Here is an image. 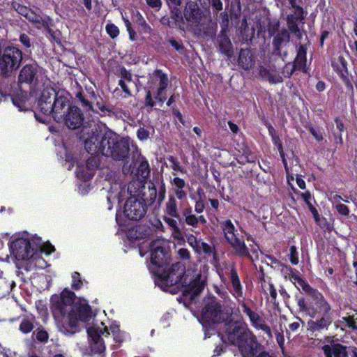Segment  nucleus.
<instances>
[{"label": "nucleus", "mask_w": 357, "mask_h": 357, "mask_svg": "<svg viewBox=\"0 0 357 357\" xmlns=\"http://www.w3.org/2000/svg\"><path fill=\"white\" fill-rule=\"evenodd\" d=\"M144 105L145 107H149L150 109H151L155 105V102L153 99L150 91L146 92Z\"/></svg>", "instance_id": "62"}, {"label": "nucleus", "mask_w": 357, "mask_h": 357, "mask_svg": "<svg viewBox=\"0 0 357 357\" xmlns=\"http://www.w3.org/2000/svg\"><path fill=\"white\" fill-rule=\"evenodd\" d=\"M119 75L121 79L119 81V85L121 86L127 97L132 96L130 87L135 86V82L132 80V74L128 71L125 68L120 69Z\"/></svg>", "instance_id": "20"}, {"label": "nucleus", "mask_w": 357, "mask_h": 357, "mask_svg": "<svg viewBox=\"0 0 357 357\" xmlns=\"http://www.w3.org/2000/svg\"><path fill=\"white\" fill-rule=\"evenodd\" d=\"M214 291L220 297L222 302H226L229 303V298L228 293L226 291L221 290L218 286H214Z\"/></svg>", "instance_id": "53"}, {"label": "nucleus", "mask_w": 357, "mask_h": 357, "mask_svg": "<svg viewBox=\"0 0 357 357\" xmlns=\"http://www.w3.org/2000/svg\"><path fill=\"white\" fill-rule=\"evenodd\" d=\"M153 75L159 79V86L157 89L155 99L162 105L167 99L165 89L169 83L168 77L167 75L163 73L160 70H155Z\"/></svg>", "instance_id": "17"}, {"label": "nucleus", "mask_w": 357, "mask_h": 357, "mask_svg": "<svg viewBox=\"0 0 357 357\" xmlns=\"http://www.w3.org/2000/svg\"><path fill=\"white\" fill-rule=\"evenodd\" d=\"M13 7L19 14H20L22 16H24L25 17L30 10V9L28 7L17 3L13 4Z\"/></svg>", "instance_id": "52"}, {"label": "nucleus", "mask_w": 357, "mask_h": 357, "mask_svg": "<svg viewBox=\"0 0 357 357\" xmlns=\"http://www.w3.org/2000/svg\"><path fill=\"white\" fill-rule=\"evenodd\" d=\"M290 261L292 264H297L298 263V256L295 246H291L290 248Z\"/></svg>", "instance_id": "55"}, {"label": "nucleus", "mask_w": 357, "mask_h": 357, "mask_svg": "<svg viewBox=\"0 0 357 357\" xmlns=\"http://www.w3.org/2000/svg\"><path fill=\"white\" fill-rule=\"evenodd\" d=\"M223 332L227 342L236 347L243 357H254L262 348L257 336L242 319H230L224 324Z\"/></svg>", "instance_id": "4"}, {"label": "nucleus", "mask_w": 357, "mask_h": 357, "mask_svg": "<svg viewBox=\"0 0 357 357\" xmlns=\"http://www.w3.org/2000/svg\"><path fill=\"white\" fill-rule=\"evenodd\" d=\"M139 165L137 167V174L143 179H146L151 172L148 161L143 156L139 157Z\"/></svg>", "instance_id": "35"}, {"label": "nucleus", "mask_w": 357, "mask_h": 357, "mask_svg": "<svg viewBox=\"0 0 357 357\" xmlns=\"http://www.w3.org/2000/svg\"><path fill=\"white\" fill-rule=\"evenodd\" d=\"M297 303H298V306L300 312H304L306 314L310 315V317L314 316V309L307 306V305L306 304L305 301L303 298H298Z\"/></svg>", "instance_id": "42"}, {"label": "nucleus", "mask_w": 357, "mask_h": 357, "mask_svg": "<svg viewBox=\"0 0 357 357\" xmlns=\"http://www.w3.org/2000/svg\"><path fill=\"white\" fill-rule=\"evenodd\" d=\"M325 357H348L347 347L339 343H331L322 347Z\"/></svg>", "instance_id": "19"}, {"label": "nucleus", "mask_w": 357, "mask_h": 357, "mask_svg": "<svg viewBox=\"0 0 357 357\" xmlns=\"http://www.w3.org/2000/svg\"><path fill=\"white\" fill-rule=\"evenodd\" d=\"M76 98L81 103L84 109L87 112H95V109L93 107V100L89 98V93L88 94H84L82 92H77L75 95Z\"/></svg>", "instance_id": "32"}, {"label": "nucleus", "mask_w": 357, "mask_h": 357, "mask_svg": "<svg viewBox=\"0 0 357 357\" xmlns=\"http://www.w3.org/2000/svg\"><path fill=\"white\" fill-rule=\"evenodd\" d=\"M186 240L188 243L193 248V250L197 252H201L200 240H198L192 234H186Z\"/></svg>", "instance_id": "43"}, {"label": "nucleus", "mask_w": 357, "mask_h": 357, "mask_svg": "<svg viewBox=\"0 0 357 357\" xmlns=\"http://www.w3.org/2000/svg\"><path fill=\"white\" fill-rule=\"evenodd\" d=\"M185 222L193 227H197L198 225V219L195 215L190 214L185 215Z\"/></svg>", "instance_id": "56"}, {"label": "nucleus", "mask_w": 357, "mask_h": 357, "mask_svg": "<svg viewBox=\"0 0 357 357\" xmlns=\"http://www.w3.org/2000/svg\"><path fill=\"white\" fill-rule=\"evenodd\" d=\"M250 322L254 328L264 332L269 339L273 338V333L271 328L266 324L265 321L257 312Z\"/></svg>", "instance_id": "26"}, {"label": "nucleus", "mask_w": 357, "mask_h": 357, "mask_svg": "<svg viewBox=\"0 0 357 357\" xmlns=\"http://www.w3.org/2000/svg\"><path fill=\"white\" fill-rule=\"evenodd\" d=\"M89 98L93 100V105L96 103L97 108L102 112L103 114H105L107 112H109L110 110L107 109L102 102V98L100 96H97L94 91H91L89 93Z\"/></svg>", "instance_id": "39"}, {"label": "nucleus", "mask_w": 357, "mask_h": 357, "mask_svg": "<svg viewBox=\"0 0 357 357\" xmlns=\"http://www.w3.org/2000/svg\"><path fill=\"white\" fill-rule=\"evenodd\" d=\"M218 42L221 52L228 57L231 56L233 48L229 37L226 34L222 33L218 37Z\"/></svg>", "instance_id": "28"}, {"label": "nucleus", "mask_w": 357, "mask_h": 357, "mask_svg": "<svg viewBox=\"0 0 357 357\" xmlns=\"http://www.w3.org/2000/svg\"><path fill=\"white\" fill-rule=\"evenodd\" d=\"M22 60V52L17 47L4 46L0 52V73L3 76L8 77L16 70Z\"/></svg>", "instance_id": "7"}, {"label": "nucleus", "mask_w": 357, "mask_h": 357, "mask_svg": "<svg viewBox=\"0 0 357 357\" xmlns=\"http://www.w3.org/2000/svg\"><path fill=\"white\" fill-rule=\"evenodd\" d=\"M33 329V322L26 319L24 318L22 320L20 324V331L22 332L23 333H29Z\"/></svg>", "instance_id": "44"}, {"label": "nucleus", "mask_w": 357, "mask_h": 357, "mask_svg": "<svg viewBox=\"0 0 357 357\" xmlns=\"http://www.w3.org/2000/svg\"><path fill=\"white\" fill-rule=\"evenodd\" d=\"M221 227L224 231L225 237L227 240L232 239L237 234H235V227L230 220H227L221 223Z\"/></svg>", "instance_id": "37"}, {"label": "nucleus", "mask_w": 357, "mask_h": 357, "mask_svg": "<svg viewBox=\"0 0 357 357\" xmlns=\"http://www.w3.org/2000/svg\"><path fill=\"white\" fill-rule=\"evenodd\" d=\"M146 2L149 6L156 10H159L162 7L161 0H146Z\"/></svg>", "instance_id": "60"}, {"label": "nucleus", "mask_w": 357, "mask_h": 357, "mask_svg": "<svg viewBox=\"0 0 357 357\" xmlns=\"http://www.w3.org/2000/svg\"><path fill=\"white\" fill-rule=\"evenodd\" d=\"M275 65L270 66V69L264 66L259 67V75L264 79L268 81L271 84H278L283 82V78L278 73H273L275 71Z\"/></svg>", "instance_id": "22"}, {"label": "nucleus", "mask_w": 357, "mask_h": 357, "mask_svg": "<svg viewBox=\"0 0 357 357\" xmlns=\"http://www.w3.org/2000/svg\"><path fill=\"white\" fill-rule=\"evenodd\" d=\"M166 187L163 180L159 181L158 192H157V201L160 204L165 198Z\"/></svg>", "instance_id": "46"}, {"label": "nucleus", "mask_w": 357, "mask_h": 357, "mask_svg": "<svg viewBox=\"0 0 357 357\" xmlns=\"http://www.w3.org/2000/svg\"><path fill=\"white\" fill-rule=\"evenodd\" d=\"M184 17L188 22H197L199 18V8L197 3L188 2L184 10Z\"/></svg>", "instance_id": "24"}, {"label": "nucleus", "mask_w": 357, "mask_h": 357, "mask_svg": "<svg viewBox=\"0 0 357 357\" xmlns=\"http://www.w3.org/2000/svg\"><path fill=\"white\" fill-rule=\"evenodd\" d=\"M87 333L90 337L89 347L91 353L102 355L105 351V345L100 333H104L101 330L99 331L96 328H89Z\"/></svg>", "instance_id": "15"}, {"label": "nucleus", "mask_w": 357, "mask_h": 357, "mask_svg": "<svg viewBox=\"0 0 357 357\" xmlns=\"http://www.w3.org/2000/svg\"><path fill=\"white\" fill-rule=\"evenodd\" d=\"M177 253L178 257L183 260H188L190 258V252L186 248H180Z\"/></svg>", "instance_id": "63"}, {"label": "nucleus", "mask_w": 357, "mask_h": 357, "mask_svg": "<svg viewBox=\"0 0 357 357\" xmlns=\"http://www.w3.org/2000/svg\"><path fill=\"white\" fill-rule=\"evenodd\" d=\"M168 160L171 162L172 168L174 171H179L182 173L183 172V169L180 166L179 162H178L174 157L170 156Z\"/></svg>", "instance_id": "59"}, {"label": "nucleus", "mask_w": 357, "mask_h": 357, "mask_svg": "<svg viewBox=\"0 0 357 357\" xmlns=\"http://www.w3.org/2000/svg\"><path fill=\"white\" fill-rule=\"evenodd\" d=\"M304 20L303 16V10L301 7H296V10L295 11V16L288 17L287 18V25L289 30L294 33V31L299 29V27L297 24V22L302 21Z\"/></svg>", "instance_id": "29"}, {"label": "nucleus", "mask_w": 357, "mask_h": 357, "mask_svg": "<svg viewBox=\"0 0 357 357\" xmlns=\"http://www.w3.org/2000/svg\"><path fill=\"white\" fill-rule=\"evenodd\" d=\"M312 298L315 301L319 312L321 313L324 317H329L328 313L331 310V307L322 294L319 292V296H314Z\"/></svg>", "instance_id": "31"}, {"label": "nucleus", "mask_w": 357, "mask_h": 357, "mask_svg": "<svg viewBox=\"0 0 357 357\" xmlns=\"http://www.w3.org/2000/svg\"><path fill=\"white\" fill-rule=\"evenodd\" d=\"M96 154V155H92L88 158L84 165L77 166V176L84 180H89L93 176L96 170L101 168L102 157L98 155L99 153Z\"/></svg>", "instance_id": "10"}, {"label": "nucleus", "mask_w": 357, "mask_h": 357, "mask_svg": "<svg viewBox=\"0 0 357 357\" xmlns=\"http://www.w3.org/2000/svg\"><path fill=\"white\" fill-rule=\"evenodd\" d=\"M169 250L164 240L156 239L151 243V260L153 264L161 267L167 263Z\"/></svg>", "instance_id": "8"}, {"label": "nucleus", "mask_w": 357, "mask_h": 357, "mask_svg": "<svg viewBox=\"0 0 357 357\" xmlns=\"http://www.w3.org/2000/svg\"><path fill=\"white\" fill-rule=\"evenodd\" d=\"M26 19L28 20L30 22L34 24L37 28H40L47 25L46 19L36 14L31 10H30L28 13L27 15L26 16Z\"/></svg>", "instance_id": "36"}, {"label": "nucleus", "mask_w": 357, "mask_h": 357, "mask_svg": "<svg viewBox=\"0 0 357 357\" xmlns=\"http://www.w3.org/2000/svg\"><path fill=\"white\" fill-rule=\"evenodd\" d=\"M105 29L112 38H115L119 35V29L114 24H107Z\"/></svg>", "instance_id": "48"}, {"label": "nucleus", "mask_w": 357, "mask_h": 357, "mask_svg": "<svg viewBox=\"0 0 357 357\" xmlns=\"http://www.w3.org/2000/svg\"><path fill=\"white\" fill-rule=\"evenodd\" d=\"M41 73V70L36 63L26 64L20 70L18 75V82L36 85Z\"/></svg>", "instance_id": "12"}, {"label": "nucleus", "mask_w": 357, "mask_h": 357, "mask_svg": "<svg viewBox=\"0 0 357 357\" xmlns=\"http://www.w3.org/2000/svg\"><path fill=\"white\" fill-rule=\"evenodd\" d=\"M302 197L304 199L305 202L307 205L310 211L312 213L314 219L316 221H318L319 220V213L317 210L315 208V207L313 206L312 204L311 203V195L310 192H307L305 193L302 194Z\"/></svg>", "instance_id": "41"}, {"label": "nucleus", "mask_w": 357, "mask_h": 357, "mask_svg": "<svg viewBox=\"0 0 357 357\" xmlns=\"http://www.w3.org/2000/svg\"><path fill=\"white\" fill-rule=\"evenodd\" d=\"M295 282H296L302 289L307 293L312 298L316 296H319V291L317 289L312 288L309 284L300 277L295 275L293 277Z\"/></svg>", "instance_id": "33"}, {"label": "nucleus", "mask_w": 357, "mask_h": 357, "mask_svg": "<svg viewBox=\"0 0 357 357\" xmlns=\"http://www.w3.org/2000/svg\"><path fill=\"white\" fill-rule=\"evenodd\" d=\"M68 105L69 100L68 98L59 93L56 98L54 99V104L52 105L54 109L52 112L50 113V115L52 116L56 121H61L63 117V113H65L63 110L65 107H68Z\"/></svg>", "instance_id": "16"}, {"label": "nucleus", "mask_w": 357, "mask_h": 357, "mask_svg": "<svg viewBox=\"0 0 357 357\" xmlns=\"http://www.w3.org/2000/svg\"><path fill=\"white\" fill-rule=\"evenodd\" d=\"M33 336H35L36 340L41 343H46L49 339L48 333L42 326L37 328L33 332Z\"/></svg>", "instance_id": "40"}, {"label": "nucleus", "mask_w": 357, "mask_h": 357, "mask_svg": "<svg viewBox=\"0 0 357 357\" xmlns=\"http://www.w3.org/2000/svg\"><path fill=\"white\" fill-rule=\"evenodd\" d=\"M142 187L139 182H130L128 186V192L131 195L123 207L125 216L130 220H140L146 214L147 204L143 198H137L139 195V188Z\"/></svg>", "instance_id": "6"}, {"label": "nucleus", "mask_w": 357, "mask_h": 357, "mask_svg": "<svg viewBox=\"0 0 357 357\" xmlns=\"http://www.w3.org/2000/svg\"><path fill=\"white\" fill-rule=\"evenodd\" d=\"M301 326H303L304 322L300 318H297V321L290 324L289 328L292 332H296Z\"/></svg>", "instance_id": "58"}, {"label": "nucleus", "mask_w": 357, "mask_h": 357, "mask_svg": "<svg viewBox=\"0 0 357 357\" xmlns=\"http://www.w3.org/2000/svg\"><path fill=\"white\" fill-rule=\"evenodd\" d=\"M280 24L278 22L270 23L268 27V32L270 36H275L277 34Z\"/></svg>", "instance_id": "57"}, {"label": "nucleus", "mask_w": 357, "mask_h": 357, "mask_svg": "<svg viewBox=\"0 0 357 357\" xmlns=\"http://www.w3.org/2000/svg\"><path fill=\"white\" fill-rule=\"evenodd\" d=\"M242 307L243 312L245 313L250 321L256 314V312L253 311L244 301H238Z\"/></svg>", "instance_id": "47"}, {"label": "nucleus", "mask_w": 357, "mask_h": 357, "mask_svg": "<svg viewBox=\"0 0 357 357\" xmlns=\"http://www.w3.org/2000/svg\"><path fill=\"white\" fill-rule=\"evenodd\" d=\"M202 317L208 324L225 323L232 318L233 309L226 302H222L214 296L209 295L204 298Z\"/></svg>", "instance_id": "5"}, {"label": "nucleus", "mask_w": 357, "mask_h": 357, "mask_svg": "<svg viewBox=\"0 0 357 357\" xmlns=\"http://www.w3.org/2000/svg\"><path fill=\"white\" fill-rule=\"evenodd\" d=\"M59 92H56L52 87H45L40 95L38 100V107L40 111L46 115H50L52 112L54 99L56 98Z\"/></svg>", "instance_id": "14"}, {"label": "nucleus", "mask_w": 357, "mask_h": 357, "mask_svg": "<svg viewBox=\"0 0 357 357\" xmlns=\"http://www.w3.org/2000/svg\"><path fill=\"white\" fill-rule=\"evenodd\" d=\"M166 286L182 288L183 295L190 301H194L206 285V276L200 272L185 270L184 264L176 262L165 270L162 275Z\"/></svg>", "instance_id": "3"}, {"label": "nucleus", "mask_w": 357, "mask_h": 357, "mask_svg": "<svg viewBox=\"0 0 357 357\" xmlns=\"http://www.w3.org/2000/svg\"><path fill=\"white\" fill-rule=\"evenodd\" d=\"M15 286V282L13 280L0 278V296L8 295Z\"/></svg>", "instance_id": "38"}, {"label": "nucleus", "mask_w": 357, "mask_h": 357, "mask_svg": "<svg viewBox=\"0 0 357 357\" xmlns=\"http://www.w3.org/2000/svg\"><path fill=\"white\" fill-rule=\"evenodd\" d=\"M171 183L174 185L175 188H183L185 185V181L179 177H175Z\"/></svg>", "instance_id": "64"}, {"label": "nucleus", "mask_w": 357, "mask_h": 357, "mask_svg": "<svg viewBox=\"0 0 357 357\" xmlns=\"http://www.w3.org/2000/svg\"><path fill=\"white\" fill-rule=\"evenodd\" d=\"M335 208L338 213L342 215L347 216L349 213V208L343 204H337Z\"/></svg>", "instance_id": "61"}, {"label": "nucleus", "mask_w": 357, "mask_h": 357, "mask_svg": "<svg viewBox=\"0 0 357 357\" xmlns=\"http://www.w3.org/2000/svg\"><path fill=\"white\" fill-rule=\"evenodd\" d=\"M346 324L351 328L355 329L356 328V323H357V313H355L353 315H349L348 317L343 318Z\"/></svg>", "instance_id": "50"}, {"label": "nucleus", "mask_w": 357, "mask_h": 357, "mask_svg": "<svg viewBox=\"0 0 357 357\" xmlns=\"http://www.w3.org/2000/svg\"><path fill=\"white\" fill-rule=\"evenodd\" d=\"M137 135L139 139L142 141L146 140L149 137L150 131L144 127L140 128L138 129Z\"/></svg>", "instance_id": "54"}, {"label": "nucleus", "mask_w": 357, "mask_h": 357, "mask_svg": "<svg viewBox=\"0 0 357 357\" xmlns=\"http://www.w3.org/2000/svg\"><path fill=\"white\" fill-rule=\"evenodd\" d=\"M151 234L152 229L151 227L146 225H140L136 227L134 235L137 240H141L150 236Z\"/></svg>", "instance_id": "34"}, {"label": "nucleus", "mask_w": 357, "mask_h": 357, "mask_svg": "<svg viewBox=\"0 0 357 357\" xmlns=\"http://www.w3.org/2000/svg\"><path fill=\"white\" fill-rule=\"evenodd\" d=\"M75 294L67 289L60 296L52 298L51 310L61 333L72 335L79 331V322H86L91 318V310L88 304L74 302Z\"/></svg>", "instance_id": "1"}, {"label": "nucleus", "mask_w": 357, "mask_h": 357, "mask_svg": "<svg viewBox=\"0 0 357 357\" xmlns=\"http://www.w3.org/2000/svg\"><path fill=\"white\" fill-rule=\"evenodd\" d=\"M72 278V287L75 290L79 289L82 285V282L80 279L79 273L77 272H74L73 273Z\"/></svg>", "instance_id": "51"}, {"label": "nucleus", "mask_w": 357, "mask_h": 357, "mask_svg": "<svg viewBox=\"0 0 357 357\" xmlns=\"http://www.w3.org/2000/svg\"><path fill=\"white\" fill-rule=\"evenodd\" d=\"M148 190L149 192V197L146 198L149 204H152L157 199V189L155 184L153 182H150L148 185Z\"/></svg>", "instance_id": "45"}, {"label": "nucleus", "mask_w": 357, "mask_h": 357, "mask_svg": "<svg viewBox=\"0 0 357 357\" xmlns=\"http://www.w3.org/2000/svg\"><path fill=\"white\" fill-rule=\"evenodd\" d=\"M306 50L303 45H300L297 50L296 56L292 63L291 69L289 72H287L288 76H291L295 70H302L306 73Z\"/></svg>", "instance_id": "18"}, {"label": "nucleus", "mask_w": 357, "mask_h": 357, "mask_svg": "<svg viewBox=\"0 0 357 357\" xmlns=\"http://www.w3.org/2000/svg\"><path fill=\"white\" fill-rule=\"evenodd\" d=\"M227 242L237 255L243 257H248L252 260L248 252V248L245 245L243 238H241L238 235H236L233 237L232 239L227 240Z\"/></svg>", "instance_id": "21"}, {"label": "nucleus", "mask_w": 357, "mask_h": 357, "mask_svg": "<svg viewBox=\"0 0 357 357\" xmlns=\"http://www.w3.org/2000/svg\"><path fill=\"white\" fill-rule=\"evenodd\" d=\"M289 40L290 34L288 30L283 29L278 31L273 38L272 55L278 56V59L282 58V61H284L288 53L287 51L282 52V50L289 44Z\"/></svg>", "instance_id": "11"}, {"label": "nucleus", "mask_w": 357, "mask_h": 357, "mask_svg": "<svg viewBox=\"0 0 357 357\" xmlns=\"http://www.w3.org/2000/svg\"><path fill=\"white\" fill-rule=\"evenodd\" d=\"M11 250L15 259L18 261L28 260L31 258L35 249L31 246L29 239L17 238L12 243Z\"/></svg>", "instance_id": "9"}, {"label": "nucleus", "mask_w": 357, "mask_h": 357, "mask_svg": "<svg viewBox=\"0 0 357 357\" xmlns=\"http://www.w3.org/2000/svg\"><path fill=\"white\" fill-rule=\"evenodd\" d=\"M273 332L275 336L276 341L280 346V347L283 349L284 344V337L283 335V330L280 328V329L273 328Z\"/></svg>", "instance_id": "49"}, {"label": "nucleus", "mask_w": 357, "mask_h": 357, "mask_svg": "<svg viewBox=\"0 0 357 357\" xmlns=\"http://www.w3.org/2000/svg\"><path fill=\"white\" fill-rule=\"evenodd\" d=\"M82 132L81 137L84 140V149L91 155L100 153L116 161L124 160L128 157V139L121 137L111 131L102 133L91 130L90 132L86 127Z\"/></svg>", "instance_id": "2"}, {"label": "nucleus", "mask_w": 357, "mask_h": 357, "mask_svg": "<svg viewBox=\"0 0 357 357\" xmlns=\"http://www.w3.org/2000/svg\"><path fill=\"white\" fill-rule=\"evenodd\" d=\"M238 63L244 70H247L250 69L255 63L251 51L248 49H241L239 53Z\"/></svg>", "instance_id": "23"}, {"label": "nucleus", "mask_w": 357, "mask_h": 357, "mask_svg": "<svg viewBox=\"0 0 357 357\" xmlns=\"http://www.w3.org/2000/svg\"><path fill=\"white\" fill-rule=\"evenodd\" d=\"M230 280L233 287L231 294L236 299H238V301H240L239 298L243 296L242 285L237 274V271L234 267L231 268Z\"/></svg>", "instance_id": "25"}, {"label": "nucleus", "mask_w": 357, "mask_h": 357, "mask_svg": "<svg viewBox=\"0 0 357 357\" xmlns=\"http://www.w3.org/2000/svg\"><path fill=\"white\" fill-rule=\"evenodd\" d=\"M84 114L80 108L76 106L68 107L67 112L63 113L62 120L64 124L72 130L80 128L84 123Z\"/></svg>", "instance_id": "13"}, {"label": "nucleus", "mask_w": 357, "mask_h": 357, "mask_svg": "<svg viewBox=\"0 0 357 357\" xmlns=\"http://www.w3.org/2000/svg\"><path fill=\"white\" fill-rule=\"evenodd\" d=\"M331 318L330 317H323L319 320L309 321L307 323L308 329L311 331H321L327 329L328 326L331 324Z\"/></svg>", "instance_id": "27"}, {"label": "nucleus", "mask_w": 357, "mask_h": 357, "mask_svg": "<svg viewBox=\"0 0 357 357\" xmlns=\"http://www.w3.org/2000/svg\"><path fill=\"white\" fill-rule=\"evenodd\" d=\"M165 213L170 217L177 220H181V215L178 213L177 202L174 196L169 195L167 203L165 204Z\"/></svg>", "instance_id": "30"}]
</instances>
